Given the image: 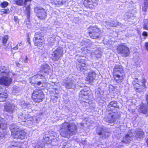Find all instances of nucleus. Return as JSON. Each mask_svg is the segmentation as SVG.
<instances>
[{"label": "nucleus", "instance_id": "1", "mask_svg": "<svg viewBox=\"0 0 148 148\" xmlns=\"http://www.w3.org/2000/svg\"><path fill=\"white\" fill-rule=\"evenodd\" d=\"M77 130V126L74 123L65 122L62 125L60 134L62 137L69 138L75 134Z\"/></svg>", "mask_w": 148, "mask_h": 148}, {"label": "nucleus", "instance_id": "2", "mask_svg": "<svg viewBox=\"0 0 148 148\" xmlns=\"http://www.w3.org/2000/svg\"><path fill=\"white\" fill-rule=\"evenodd\" d=\"M89 88H86L81 90L79 96V99L81 103L87 106L90 104L92 103L91 100L92 97Z\"/></svg>", "mask_w": 148, "mask_h": 148}, {"label": "nucleus", "instance_id": "3", "mask_svg": "<svg viewBox=\"0 0 148 148\" xmlns=\"http://www.w3.org/2000/svg\"><path fill=\"white\" fill-rule=\"evenodd\" d=\"M113 74L114 80L116 82H122L125 75V73L122 66L120 65H116L113 69Z\"/></svg>", "mask_w": 148, "mask_h": 148}, {"label": "nucleus", "instance_id": "4", "mask_svg": "<svg viewBox=\"0 0 148 148\" xmlns=\"http://www.w3.org/2000/svg\"><path fill=\"white\" fill-rule=\"evenodd\" d=\"M12 135L15 138L23 139L26 135L25 132L23 130H20L17 126L13 125L10 127Z\"/></svg>", "mask_w": 148, "mask_h": 148}, {"label": "nucleus", "instance_id": "5", "mask_svg": "<svg viewBox=\"0 0 148 148\" xmlns=\"http://www.w3.org/2000/svg\"><path fill=\"white\" fill-rule=\"evenodd\" d=\"M32 98L34 101L40 102L44 99V95L42 90L39 89L35 90L33 92Z\"/></svg>", "mask_w": 148, "mask_h": 148}, {"label": "nucleus", "instance_id": "6", "mask_svg": "<svg viewBox=\"0 0 148 148\" xmlns=\"http://www.w3.org/2000/svg\"><path fill=\"white\" fill-rule=\"evenodd\" d=\"M23 113H20L18 114V118L21 120V121L25 122V125H27L29 126H31L34 122V118L30 117V116L25 115Z\"/></svg>", "mask_w": 148, "mask_h": 148}, {"label": "nucleus", "instance_id": "7", "mask_svg": "<svg viewBox=\"0 0 148 148\" xmlns=\"http://www.w3.org/2000/svg\"><path fill=\"white\" fill-rule=\"evenodd\" d=\"M89 34L92 38L98 39L99 38L100 32L96 27H90L88 28Z\"/></svg>", "mask_w": 148, "mask_h": 148}, {"label": "nucleus", "instance_id": "8", "mask_svg": "<svg viewBox=\"0 0 148 148\" xmlns=\"http://www.w3.org/2000/svg\"><path fill=\"white\" fill-rule=\"evenodd\" d=\"M77 82L75 79L67 78L63 80L62 84L67 89H73L75 88Z\"/></svg>", "mask_w": 148, "mask_h": 148}, {"label": "nucleus", "instance_id": "9", "mask_svg": "<svg viewBox=\"0 0 148 148\" xmlns=\"http://www.w3.org/2000/svg\"><path fill=\"white\" fill-rule=\"evenodd\" d=\"M117 49L119 53L121 54L123 56H128L130 53L129 48L124 44L119 45Z\"/></svg>", "mask_w": 148, "mask_h": 148}, {"label": "nucleus", "instance_id": "10", "mask_svg": "<svg viewBox=\"0 0 148 148\" xmlns=\"http://www.w3.org/2000/svg\"><path fill=\"white\" fill-rule=\"evenodd\" d=\"M33 41L35 45L40 47L44 43V38L40 33L36 32L35 33Z\"/></svg>", "mask_w": 148, "mask_h": 148}, {"label": "nucleus", "instance_id": "11", "mask_svg": "<svg viewBox=\"0 0 148 148\" xmlns=\"http://www.w3.org/2000/svg\"><path fill=\"white\" fill-rule=\"evenodd\" d=\"M53 136H51L49 137L48 136H46L44 137V143H46L47 144H51L53 145H56V143L57 142L58 138L56 136V133L54 132L53 133Z\"/></svg>", "mask_w": 148, "mask_h": 148}, {"label": "nucleus", "instance_id": "12", "mask_svg": "<svg viewBox=\"0 0 148 148\" xmlns=\"http://www.w3.org/2000/svg\"><path fill=\"white\" fill-rule=\"evenodd\" d=\"M63 49L61 47L57 48L53 51L52 54V59L54 61H57L62 56L63 53Z\"/></svg>", "mask_w": 148, "mask_h": 148}, {"label": "nucleus", "instance_id": "13", "mask_svg": "<svg viewBox=\"0 0 148 148\" xmlns=\"http://www.w3.org/2000/svg\"><path fill=\"white\" fill-rule=\"evenodd\" d=\"M35 12L36 13V15L40 19L45 18L47 16V13L44 9L41 7H36L34 9Z\"/></svg>", "mask_w": 148, "mask_h": 148}, {"label": "nucleus", "instance_id": "14", "mask_svg": "<svg viewBox=\"0 0 148 148\" xmlns=\"http://www.w3.org/2000/svg\"><path fill=\"white\" fill-rule=\"evenodd\" d=\"M77 68L79 71H84L88 69V66L84 63L83 59L79 58L77 60Z\"/></svg>", "mask_w": 148, "mask_h": 148}, {"label": "nucleus", "instance_id": "15", "mask_svg": "<svg viewBox=\"0 0 148 148\" xmlns=\"http://www.w3.org/2000/svg\"><path fill=\"white\" fill-rule=\"evenodd\" d=\"M10 74L3 75L0 78V84H3L5 86H9L12 82V79L10 77Z\"/></svg>", "mask_w": 148, "mask_h": 148}, {"label": "nucleus", "instance_id": "16", "mask_svg": "<svg viewBox=\"0 0 148 148\" xmlns=\"http://www.w3.org/2000/svg\"><path fill=\"white\" fill-rule=\"evenodd\" d=\"M4 108V110L10 114H13L16 111L14 105L9 102L5 103Z\"/></svg>", "mask_w": 148, "mask_h": 148}, {"label": "nucleus", "instance_id": "17", "mask_svg": "<svg viewBox=\"0 0 148 148\" xmlns=\"http://www.w3.org/2000/svg\"><path fill=\"white\" fill-rule=\"evenodd\" d=\"M119 117V113H114L109 114L104 118V120L107 122L112 123L116 121Z\"/></svg>", "mask_w": 148, "mask_h": 148}, {"label": "nucleus", "instance_id": "18", "mask_svg": "<svg viewBox=\"0 0 148 148\" xmlns=\"http://www.w3.org/2000/svg\"><path fill=\"white\" fill-rule=\"evenodd\" d=\"M84 4L87 8L93 9L97 5L98 3L97 0H85Z\"/></svg>", "mask_w": 148, "mask_h": 148}, {"label": "nucleus", "instance_id": "19", "mask_svg": "<svg viewBox=\"0 0 148 148\" xmlns=\"http://www.w3.org/2000/svg\"><path fill=\"white\" fill-rule=\"evenodd\" d=\"M145 83V80L143 79L142 80V82L134 84V86L136 90L139 92L142 91L143 89L142 87L144 86Z\"/></svg>", "mask_w": 148, "mask_h": 148}, {"label": "nucleus", "instance_id": "20", "mask_svg": "<svg viewBox=\"0 0 148 148\" xmlns=\"http://www.w3.org/2000/svg\"><path fill=\"white\" fill-rule=\"evenodd\" d=\"M135 136L137 139H141L144 136V133L141 129H137L134 133Z\"/></svg>", "mask_w": 148, "mask_h": 148}, {"label": "nucleus", "instance_id": "21", "mask_svg": "<svg viewBox=\"0 0 148 148\" xmlns=\"http://www.w3.org/2000/svg\"><path fill=\"white\" fill-rule=\"evenodd\" d=\"M95 95L97 99H100L102 100H104V98L103 97L104 91L100 88L96 90Z\"/></svg>", "mask_w": 148, "mask_h": 148}, {"label": "nucleus", "instance_id": "22", "mask_svg": "<svg viewBox=\"0 0 148 148\" xmlns=\"http://www.w3.org/2000/svg\"><path fill=\"white\" fill-rule=\"evenodd\" d=\"M51 2L53 4L65 5L66 6L69 5L67 0H51Z\"/></svg>", "mask_w": 148, "mask_h": 148}, {"label": "nucleus", "instance_id": "23", "mask_svg": "<svg viewBox=\"0 0 148 148\" xmlns=\"http://www.w3.org/2000/svg\"><path fill=\"white\" fill-rule=\"evenodd\" d=\"M96 75V74L95 72L93 71L90 72L86 77V81H89V83L92 82L95 79Z\"/></svg>", "mask_w": 148, "mask_h": 148}, {"label": "nucleus", "instance_id": "24", "mask_svg": "<svg viewBox=\"0 0 148 148\" xmlns=\"http://www.w3.org/2000/svg\"><path fill=\"white\" fill-rule=\"evenodd\" d=\"M106 129H104L102 128H98L97 132L99 135H102L103 136L107 137L108 136L109 133L106 132Z\"/></svg>", "mask_w": 148, "mask_h": 148}, {"label": "nucleus", "instance_id": "25", "mask_svg": "<svg viewBox=\"0 0 148 148\" xmlns=\"http://www.w3.org/2000/svg\"><path fill=\"white\" fill-rule=\"evenodd\" d=\"M108 110H112L115 108H118L119 106L117 104L116 101H112L108 105Z\"/></svg>", "mask_w": 148, "mask_h": 148}, {"label": "nucleus", "instance_id": "26", "mask_svg": "<svg viewBox=\"0 0 148 148\" xmlns=\"http://www.w3.org/2000/svg\"><path fill=\"white\" fill-rule=\"evenodd\" d=\"M106 24L108 26L116 27L121 25V23L118 22H115L113 21H106Z\"/></svg>", "mask_w": 148, "mask_h": 148}, {"label": "nucleus", "instance_id": "27", "mask_svg": "<svg viewBox=\"0 0 148 148\" xmlns=\"http://www.w3.org/2000/svg\"><path fill=\"white\" fill-rule=\"evenodd\" d=\"M133 135V134H130L126 135L125 137L123 138V140L122 142L125 143H130L132 139Z\"/></svg>", "mask_w": 148, "mask_h": 148}, {"label": "nucleus", "instance_id": "28", "mask_svg": "<svg viewBox=\"0 0 148 148\" xmlns=\"http://www.w3.org/2000/svg\"><path fill=\"white\" fill-rule=\"evenodd\" d=\"M10 73L8 70L6 69L5 67H1L0 68V75L2 76L8 75Z\"/></svg>", "mask_w": 148, "mask_h": 148}, {"label": "nucleus", "instance_id": "29", "mask_svg": "<svg viewBox=\"0 0 148 148\" xmlns=\"http://www.w3.org/2000/svg\"><path fill=\"white\" fill-rule=\"evenodd\" d=\"M148 111L147 107L144 106L143 105H141L138 109V111L140 112L145 114Z\"/></svg>", "mask_w": 148, "mask_h": 148}, {"label": "nucleus", "instance_id": "30", "mask_svg": "<svg viewBox=\"0 0 148 148\" xmlns=\"http://www.w3.org/2000/svg\"><path fill=\"white\" fill-rule=\"evenodd\" d=\"M26 9L25 11V13L26 15V16L27 19H29L30 14L31 8L29 5L25 7Z\"/></svg>", "mask_w": 148, "mask_h": 148}, {"label": "nucleus", "instance_id": "31", "mask_svg": "<svg viewBox=\"0 0 148 148\" xmlns=\"http://www.w3.org/2000/svg\"><path fill=\"white\" fill-rule=\"evenodd\" d=\"M133 14L132 13L127 12H126L124 15V19L125 21H127L130 18L133 16Z\"/></svg>", "mask_w": 148, "mask_h": 148}, {"label": "nucleus", "instance_id": "32", "mask_svg": "<svg viewBox=\"0 0 148 148\" xmlns=\"http://www.w3.org/2000/svg\"><path fill=\"white\" fill-rule=\"evenodd\" d=\"M8 94L7 93H5V94L0 93V101L3 102L5 101V99L7 98Z\"/></svg>", "mask_w": 148, "mask_h": 148}, {"label": "nucleus", "instance_id": "33", "mask_svg": "<svg viewBox=\"0 0 148 148\" xmlns=\"http://www.w3.org/2000/svg\"><path fill=\"white\" fill-rule=\"evenodd\" d=\"M102 53V52L99 49H96L94 52L95 57L97 58H100Z\"/></svg>", "mask_w": 148, "mask_h": 148}, {"label": "nucleus", "instance_id": "34", "mask_svg": "<svg viewBox=\"0 0 148 148\" xmlns=\"http://www.w3.org/2000/svg\"><path fill=\"white\" fill-rule=\"evenodd\" d=\"M143 28L146 29H148V20L145 19L143 22Z\"/></svg>", "mask_w": 148, "mask_h": 148}, {"label": "nucleus", "instance_id": "35", "mask_svg": "<svg viewBox=\"0 0 148 148\" xmlns=\"http://www.w3.org/2000/svg\"><path fill=\"white\" fill-rule=\"evenodd\" d=\"M14 1L16 4L18 5L23 6V5H24L23 0H16L15 1Z\"/></svg>", "mask_w": 148, "mask_h": 148}, {"label": "nucleus", "instance_id": "36", "mask_svg": "<svg viewBox=\"0 0 148 148\" xmlns=\"http://www.w3.org/2000/svg\"><path fill=\"white\" fill-rule=\"evenodd\" d=\"M10 12V11L8 9H2L1 10V15L9 13Z\"/></svg>", "mask_w": 148, "mask_h": 148}, {"label": "nucleus", "instance_id": "37", "mask_svg": "<svg viewBox=\"0 0 148 148\" xmlns=\"http://www.w3.org/2000/svg\"><path fill=\"white\" fill-rule=\"evenodd\" d=\"M5 89V87L4 86H0V93L4 94L5 93H7L6 90Z\"/></svg>", "mask_w": 148, "mask_h": 148}, {"label": "nucleus", "instance_id": "38", "mask_svg": "<svg viewBox=\"0 0 148 148\" xmlns=\"http://www.w3.org/2000/svg\"><path fill=\"white\" fill-rule=\"evenodd\" d=\"M54 85H55V86L52 88V89H53L55 91H53V92H54L55 93L57 94H58L59 92V89H58L59 87V86H56V85L55 84H54Z\"/></svg>", "mask_w": 148, "mask_h": 148}, {"label": "nucleus", "instance_id": "39", "mask_svg": "<svg viewBox=\"0 0 148 148\" xmlns=\"http://www.w3.org/2000/svg\"><path fill=\"white\" fill-rule=\"evenodd\" d=\"M24 23H26L27 27L29 29L31 27V25L29 19H27V20H26V21H25Z\"/></svg>", "mask_w": 148, "mask_h": 148}, {"label": "nucleus", "instance_id": "40", "mask_svg": "<svg viewBox=\"0 0 148 148\" xmlns=\"http://www.w3.org/2000/svg\"><path fill=\"white\" fill-rule=\"evenodd\" d=\"M8 35L5 36L2 39V42L3 44H5L8 41Z\"/></svg>", "mask_w": 148, "mask_h": 148}, {"label": "nucleus", "instance_id": "41", "mask_svg": "<svg viewBox=\"0 0 148 148\" xmlns=\"http://www.w3.org/2000/svg\"><path fill=\"white\" fill-rule=\"evenodd\" d=\"M146 2H144V5L142 8L143 10L145 12L146 11L148 7V4H146Z\"/></svg>", "mask_w": 148, "mask_h": 148}, {"label": "nucleus", "instance_id": "42", "mask_svg": "<svg viewBox=\"0 0 148 148\" xmlns=\"http://www.w3.org/2000/svg\"><path fill=\"white\" fill-rule=\"evenodd\" d=\"M21 106L23 108H26L28 106H29V105L27 103H26L24 101L21 102Z\"/></svg>", "mask_w": 148, "mask_h": 148}, {"label": "nucleus", "instance_id": "43", "mask_svg": "<svg viewBox=\"0 0 148 148\" xmlns=\"http://www.w3.org/2000/svg\"><path fill=\"white\" fill-rule=\"evenodd\" d=\"M8 5V3L6 1H4L1 4V6L3 8L6 7Z\"/></svg>", "mask_w": 148, "mask_h": 148}, {"label": "nucleus", "instance_id": "44", "mask_svg": "<svg viewBox=\"0 0 148 148\" xmlns=\"http://www.w3.org/2000/svg\"><path fill=\"white\" fill-rule=\"evenodd\" d=\"M6 128V125L2 123H0V129H5Z\"/></svg>", "mask_w": 148, "mask_h": 148}, {"label": "nucleus", "instance_id": "45", "mask_svg": "<svg viewBox=\"0 0 148 148\" xmlns=\"http://www.w3.org/2000/svg\"><path fill=\"white\" fill-rule=\"evenodd\" d=\"M41 143L39 142L37 143L36 145V148H41L42 147V145Z\"/></svg>", "mask_w": 148, "mask_h": 148}, {"label": "nucleus", "instance_id": "46", "mask_svg": "<svg viewBox=\"0 0 148 148\" xmlns=\"http://www.w3.org/2000/svg\"><path fill=\"white\" fill-rule=\"evenodd\" d=\"M48 40L49 42H51V43H53L54 41V38H52L48 39Z\"/></svg>", "mask_w": 148, "mask_h": 148}, {"label": "nucleus", "instance_id": "47", "mask_svg": "<svg viewBox=\"0 0 148 148\" xmlns=\"http://www.w3.org/2000/svg\"><path fill=\"white\" fill-rule=\"evenodd\" d=\"M145 47L146 49L148 51V42H146L145 44Z\"/></svg>", "mask_w": 148, "mask_h": 148}, {"label": "nucleus", "instance_id": "48", "mask_svg": "<svg viewBox=\"0 0 148 148\" xmlns=\"http://www.w3.org/2000/svg\"><path fill=\"white\" fill-rule=\"evenodd\" d=\"M45 66H46V68H47L46 69H44V71L45 72L47 73V71H48V70L49 69V67H48V66H47V65H46Z\"/></svg>", "mask_w": 148, "mask_h": 148}, {"label": "nucleus", "instance_id": "49", "mask_svg": "<svg viewBox=\"0 0 148 148\" xmlns=\"http://www.w3.org/2000/svg\"><path fill=\"white\" fill-rule=\"evenodd\" d=\"M32 0H25L24 1V5H27V3L28 2H30Z\"/></svg>", "mask_w": 148, "mask_h": 148}, {"label": "nucleus", "instance_id": "50", "mask_svg": "<svg viewBox=\"0 0 148 148\" xmlns=\"http://www.w3.org/2000/svg\"><path fill=\"white\" fill-rule=\"evenodd\" d=\"M138 79L137 78H136L134 80V82H133V83L134 84H136V83L137 82H139L138 81H137Z\"/></svg>", "mask_w": 148, "mask_h": 148}, {"label": "nucleus", "instance_id": "51", "mask_svg": "<svg viewBox=\"0 0 148 148\" xmlns=\"http://www.w3.org/2000/svg\"><path fill=\"white\" fill-rule=\"evenodd\" d=\"M4 136V134L0 132V139L2 138Z\"/></svg>", "mask_w": 148, "mask_h": 148}, {"label": "nucleus", "instance_id": "52", "mask_svg": "<svg viewBox=\"0 0 148 148\" xmlns=\"http://www.w3.org/2000/svg\"><path fill=\"white\" fill-rule=\"evenodd\" d=\"M67 38L69 39H71L72 38V36L70 35H67Z\"/></svg>", "mask_w": 148, "mask_h": 148}, {"label": "nucleus", "instance_id": "53", "mask_svg": "<svg viewBox=\"0 0 148 148\" xmlns=\"http://www.w3.org/2000/svg\"><path fill=\"white\" fill-rule=\"evenodd\" d=\"M143 36H147V34L146 32H144L143 33Z\"/></svg>", "mask_w": 148, "mask_h": 148}, {"label": "nucleus", "instance_id": "54", "mask_svg": "<svg viewBox=\"0 0 148 148\" xmlns=\"http://www.w3.org/2000/svg\"><path fill=\"white\" fill-rule=\"evenodd\" d=\"M14 20L16 22L18 21V18L17 16H14Z\"/></svg>", "mask_w": 148, "mask_h": 148}, {"label": "nucleus", "instance_id": "55", "mask_svg": "<svg viewBox=\"0 0 148 148\" xmlns=\"http://www.w3.org/2000/svg\"><path fill=\"white\" fill-rule=\"evenodd\" d=\"M18 48V45H17L16 46L13 47L12 49L15 50H16Z\"/></svg>", "mask_w": 148, "mask_h": 148}, {"label": "nucleus", "instance_id": "56", "mask_svg": "<svg viewBox=\"0 0 148 148\" xmlns=\"http://www.w3.org/2000/svg\"><path fill=\"white\" fill-rule=\"evenodd\" d=\"M15 63H16V65L17 66H18V67L20 66V64L18 62H16Z\"/></svg>", "mask_w": 148, "mask_h": 148}, {"label": "nucleus", "instance_id": "57", "mask_svg": "<svg viewBox=\"0 0 148 148\" xmlns=\"http://www.w3.org/2000/svg\"><path fill=\"white\" fill-rule=\"evenodd\" d=\"M17 45H18V46H20L23 45V44L22 42H21L18 43Z\"/></svg>", "mask_w": 148, "mask_h": 148}, {"label": "nucleus", "instance_id": "58", "mask_svg": "<svg viewBox=\"0 0 148 148\" xmlns=\"http://www.w3.org/2000/svg\"><path fill=\"white\" fill-rule=\"evenodd\" d=\"M41 76L42 77V78H41V79H43V80L44 82L45 81H46V78H45V77H43V76H42V75H41Z\"/></svg>", "mask_w": 148, "mask_h": 148}, {"label": "nucleus", "instance_id": "59", "mask_svg": "<svg viewBox=\"0 0 148 148\" xmlns=\"http://www.w3.org/2000/svg\"><path fill=\"white\" fill-rule=\"evenodd\" d=\"M27 56H26V58L24 60V62L25 63H27Z\"/></svg>", "mask_w": 148, "mask_h": 148}, {"label": "nucleus", "instance_id": "60", "mask_svg": "<svg viewBox=\"0 0 148 148\" xmlns=\"http://www.w3.org/2000/svg\"><path fill=\"white\" fill-rule=\"evenodd\" d=\"M41 84V82H38L37 83V84L38 85H40Z\"/></svg>", "mask_w": 148, "mask_h": 148}, {"label": "nucleus", "instance_id": "61", "mask_svg": "<svg viewBox=\"0 0 148 148\" xmlns=\"http://www.w3.org/2000/svg\"><path fill=\"white\" fill-rule=\"evenodd\" d=\"M144 2H146V4H148V0H145Z\"/></svg>", "mask_w": 148, "mask_h": 148}, {"label": "nucleus", "instance_id": "62", "mask_svg": "<svg viewBox=\"0 0 148 148\" xmlns=\"http://www.w3.org/2000/svg\"><path fill=\"white\" fill-rule=\"evenodd\" d=\"M146 143L147 144V145L148 146V138H147V140H146Z\"/></svg>", "mask_w": 148, "mask_h": 148}, {"label": "nucleus", "instance_id": "63", "mask_svg": "<svg viewBox=\"0 0 148 148\" xmlns=\"http://www.w3.org/2000/svg\"><path fill=\"white\" fill-rule=\"evenodd\" d=\"M29 41H30V39H28V40H27V41L29 43V44H30V42H29Z\"/></svg>", "mask_w": 148, "mask_h": 148}, {"label": "nucleus", "instance_id": "64", "mask_svg": "<svg viewBox=\"0 0 148 148\" xmlns=\"http://www.w3.org/2000/svg\"><path fill=\"white\" fill-rule=\"evenodd\" d=\"M81 124L82 125H83L84 124L81 123Z\"/></svg>", "mask_w": 148, "mask_h": 148}]
</instances>
